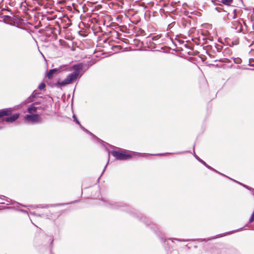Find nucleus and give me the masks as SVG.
I'll list each match as a JSON object with an SVG mask.
<instances>
[{
  "label": "nucleus",
  "mask_w": 254,
  "mask_h": 254,
  "mask_svg": "<svg viewBox=\"0 0 254 254\" xmlns=\"http://www.w3.org/2000/svg\"><path fill=\"white\" fill-rule=\"evenodd\" d=\"M79 77V75H77L76 73L72 72L69 74L64 80L59 81L57 84L60 87L70 84L75 81Z\"/></svg>",
  "instance_id": "nucleus-1"
},
{
  "label": "nucleus",
  "mask_w": 254,
  "mask_h": 254,
  "mask_svg": "<svg viewBox=\"0 0 254 254\" xmlns=\"http://www.w3.org/2000/svg\"><path fill=\"white\" fill-rule=\"evenodd\" d=\"M112 155L116 158L118 160H126L131 157V155L127 153L126 150L124 151H113L111 152Z\"/></svg>",
  "instance_id": "nucleus-2"
},
{
  "label": "nucleus",
  "mask_w": 254,
  "mask_h": 254,
  "mask_svg": "<svg viewBox=\"0 0 254 254\" xmlns=\"http://www.w3.org/2000/svg\"><path fill=\"white\" fill-rule=\"evenodd\" d=\"M24 119L29 123L36 124L42 122V118L38 114H27L24 116Z\"/></svg>",
  "instance_id": "nucleus-3"
},
{
  "label": "nucleus",
  "mask_w": 254,
  "mask_h": 254,
  "mask_svg": "<svg viewBox=\"0 0 254 254\" xmlns=\"http://www.w3.org/2000/svg\"><path fill=\"white\" fill-rule=\"evenodd\" d=\"M83 68V64H76L73 65L72 67L70 68L69 70L71 71L72 70H74L73 72H75L77 75H79L80 70Z\"/></svg>",
  "instance_id": "nucleus-4"
},
{
  "label": "nucleus",
  "mask_w": 254,
  "mask_h": 254,
  "mask_svg": "<svg viewBox=\"0 0 254 254\" xmlns=\"http://www.w3.org/2000/svg\"><path fill=\"white\" fill-rule=\"evenodd\" d=\"M108 206L112 209H120L122 207H125V205L121 202H114L109 203Z\"/></svg>",
  "instance_id": "nucleus-5"
},
{
  "label": "nucleus",
  "mask_w": 254,
  "mask_h": 254,
  "mask_svg": "<svg viewBox=\"0 0 254 254\" xmlns=\"http://www.w3.org/2000/svg\"><path fill=\"white\" fill-rule=\"evenodd\" d=\"M35 104H33L29 106L27 109V111L28 114H37L36 113L38 109H39V107H36L34 106Z\"/></svg>",
  "instance_id": "nucleus-6"
},
{
  "label": "nucleus",
  "mask_w": 254,
  "mask_h": 254,
  "mask_svg": "<svg viewBox=\"0 0 254 254\" xmlns=\"http://www.w3.org/2000/svg\"><path fill=\"white\" fill-rule=\"evenodd\" d=\"M19 116V114H14L10 117L5 118L4 121L7 122L12 123L16 120Z\"/></svg>",
  "instance_id": "nucleus-7"
},
{
  "label": "nucleus",
  "mask_w": 254,
  "mask_h": 254,
  "mask_svg": "<svg viewBox=\"0 0 254 254\" xmlns=\"http://www.w3.org/2000/svg\"><path fill=\"white\" fill-rule=\"evenodd\" d=\"M73 118L74 119V121H75L76 124H77L78 125H79L80 126V127H81V128L82 129H83L84 131L89 133L90 134L93 135L94 137L96 138V136H95L94 135H93L91 132H89L87 129H86L83 126H82V125L80 124V122H79V121L77 120V119L76 117L75 116V115H74L73 116Z\"/></svg>",
  "instance_id": "nucleus-8"
},
{
  "label": "nucleus",
  "mask_w": 254,
  "mask_h": 254,
  "mask_svg": "<svg viewBox=\"0 0 254 254\" xmlns=\"http://www.w3.org/2000/svg\"><path fill=\"white\" fill-rule=\"evenodd\" d=\"M59 72V71L57 68L50 69L47 73V76L49 78L51 79L53 78L54 74H58Z\"/></svg>",
  "instance_id": "nucleus-9"
},
{
  "label": "nucleus",
  "mask_w": 254,
  "mask_h": 254,
  "mask_svg": "<svg viewBox=\"0 0 254 254\" xmlns=\"http://www.w3.org/2000/svg\"><path fill=\"white\" fill-rule=\"evenodd\" d=\"M11 111L8 109L0 110V117L4 116H7L10 114Z\"/></svg>",
  "instance_id": "nucleus-10"
},
{
  "label": "nucleus",
  "mask_w": 254,
  "mask_h": 254,
  "mask_svg": "<svg viewBox=\"0 0 254 254\" xmlns=\"http://www.w3.org/2000/svg\"><path fill=\"white\" fill-rule=\"evenodd\" d=\"M221 2L226 5H230L232 2V0H221Z\"/></svg>",
  "instance_id": "nucleus-11"
},
{
  "label": "nucleus",
  "mask_w": 254,
  "mask_h": 254,
  "mask_svg": "<svg viewBox=\"0 0 254 254\" xmlns=\"http://www.w3.org/2000/svg\"><path fill=\"white\" fill-rule=\"evenodd\" d=\"M194 157H195V158L198 160L200 163H201L202 164H203L204 165H206V163L203 161L202 159H201L200 158H199L197 155H194Z\"/></svg>",
  "instance_id": "nucleus-12"
},
{
  "label": "nucleus",
  "mask_w": 254,
  "mask_h": 254,
  "mask_svg": "<svg viewBox=\"0 0 254 254\" xmlns=\"http://www.w3.org/2000/svg\"><path fill=\"white\" fill-rule=\"evenodd\" d=\"M46 87V85L45 83H41L39 86H38V88L40 89V90H43L44 89V88H45Z\"/></svg>",
  "instance_id": "nucleus-13"
},
{
  "label": "nucleus",
  "mask_w": 254,
  "mask_h": 254,
  "mask_svg": "<svg viewBox=\"0 0 254 254\" xmlns=\"http://www.w3.org/2000/svg\"><path fill=\"white\" fill-rule=\"evenodd\" d=\"M249 64H250V65L254 66V59H250L249 60Z\"/></svg>",
  "instance_id": "nucleus-14"
},
{
  "label": "nucleus",
  "mask_w": 254,
  "mask_h": 254,
  "mask_svg": "<svg viewBox=\"0 0 254 254\" xmlns=\"http://www.w3.org/2000/svg\"><path fill=\"white\" fill-rule=\"evenodd\" d=\"M216 49H217V51H218V52H219V51H220V50H221V49H222V46H221V45H217V46L216 47Z\"/></svg>",
  "instance_id": "nucleus-15"
},
{
  "label": "nucleus",
  "mask_w": 254,
  "mask_h": 254,
  "mask_svg": "<svg viewBox=\"0 0 254 254\" xmlns=\"http://www.w3.org/2000/svg\"><path fill=\"white\" fill-rule=\"evenodd\" d=\"M205 166H206L207 168L209 169H211L212 170H213L214 171H216L215 170H214L213 168H212L211 167H210V166L208 165L206 163V165H204Z\"/></svg>",
  "instance_id": "nucleus-16"
},
{
  "label": "nucleus",
  "mask_w": 254,
  "mask_h": 254,
  "mask_svg": "<svg viewBox=\"0 0 254 254\" xmlns=\"http://www.w3.org/2000/svg\"><path fill=\"white\" fill-rule=\"evenodd\" d=\"M169 240H171L173 241V240H177V241H180V242H182V240H180L179 239H173V238H170L169 239Z\"/></svg>",
  "instance_id": "nucleus-17"
},
{
  "label": "nucleus",
  "mask_w": 254,
  "mask_h": 254,
  "mask_svg": "<svg viewBox=\"0 0 254 254\" xmlns=\"http://www.w3.org/2000/svg\"><path fill=\"white\" fill-rule=\"evenodd\" d=\"M233 232H234V231H233V232H230L227 233V234H231V233H233Z\"/></svg>",
  "instance_id": "nucleus-18"
},
{
  "label": "nucleus",
  "mask_w": 254,
  "mask_h": 254,
  "mask_svg": "<svg viewBox=\"0 0 254 254\" xmlns=\"http://www.w3.org/2000/svg\"><path fill=\"white\" fill-rule=\"evenodd\" d=\"M107 165H106V166L105 167V168H104V170H103V173L105 171V169H106V167H107Z\"/></svg>",
  "instance_id": "nucleus-19"
},
{
  "label": "nucleus",
  "mask_w": 254,
  "mask_h": 254,
  "mask_svg": "<svg viewBox=\"0 0 254 254\" xmlns=\"http://www.w3.org/2000/svg\"><path fill=\"white\" fill-rule=\"evenodd\" d=\"M243 185L244 187H246V188H248V187L247 186H246V185Z\"/></svg>",
  "instance_id": "nucleus-20"
},
{
  "label": "nucleus",
  "mask_w": 254,
  "mask_h": 254,
  "mask_svg": "<svg viewBox=\"0 0 254 254\" xmlns=\"http://www.w3.org/2000/svg\"><path fill=\"white\" fill-rule=\"evenodd\" d=\"M180 153H181V152H177V153H176V154H180Z\"/></svg>",
  "instance_id": "nucleus-21"
},
{
  "label": "nucleus",
  "mask_w": 254,
  "mask_h": 254,
  "mask_svg": "<svg viewBox=\"0 0 254 254\" xmlns=\"http://www.w3.org/2000/svg\"><path fill=\"white\" fill-rule=\"evenodd\" d=\"M158 155H162V154H158Z\"/></svg>",
  "instance_id": "nucleus-22"
},
{
  "label": "nucleus",
  "mask_w": 254,
  "mask_h": 254,
  "mask_svg": "<svg viewBox=\"0 0 254 254\" xmlns=\"http://www.w3.org/2000/svg\"><path fill=\"white\" fill-rule=\"evenodd\" d=\"M1 128V127H0V129Z\"/></svg>",
  "instance_id": "nucleus-23"
}]
</instances>
